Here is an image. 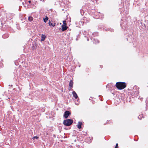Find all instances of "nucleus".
<instances>
[{"label": "nucleus", "mask_w": 148, "mask_h": 148, "mask_svg": "<svg viewBox=\"0 0 148 148\" xmlns=\"http://www.w3.org/2000/svg\"><path fill=\"white\" fill-rule=\"evenodd\" d=\"M116 86L119 89H122L126 87L125 83L124 82H117L116 83Z\"/></svg>", "instance_id": "1"}, {"label": "nucleus", "mask_w": 148, "mask_h": 148, "mask_svg": "<svg viewBox=\"0 0 148 148\" xmlns=\"http://www.w3.org/2000/svg\"><path fill=\"white\" fill-rule=\"evenodd\" d=\"M73 121L72 119H67L64 121L63 124L66 126H70L73 123Z\"/></svg>", "instance_id": "2"}, {"label": "nucleus", "mask_w": 148, "mask_h": 148, "mask_svg": "<svg viewBox=\"0 0 148 148\" xmlns=\"http://www.w3.org/2000/svg\"><path fill=\"white\" fill-rule=\"evenodd\" d=\"M70 113V112L69 111H66L64 114V117L66 119L69 116V115Z\"/></svg>", "instance_id": "3"}, {"label": "nucleus", "mask_w": 148, "mask_h": 148, "mask_svg": "<svg viewBox=\"0 0 148 148\" xmlns=\"http://www.w3.org/2000/svg\"><path fill=\"white\" fill-rule=\"evenodd\" d=\"M68 27L66 26V25H62V31H64L66 30Z\"/></svg>", "instance_id": "4"}, {"label": "nucleus", "mask_w": 148, "mask_h": 148, "mask_svg": "<svg viewBox=\"0 0 148 148\" xmlns=\"http://www.w3.org/2000/svg\"><path fill=\"white\" fill-rule=\"evenodd\" d=\"M73 82L72 80H71L70 81V82L69 84V86L70 88V89H71L73 88Z\"/></svg>", "instance_id": "5"}, {"label": "nucleus", "mask_w": 148, "mask_h": 148, "mask_svg": "<svg viewBox=\"0 0 148 148\" xmlns=\"http://www.w3.org/2000/svg\"><path fill=\"white\" fill-rule=\"evenodd\" d=\"M82 125V123L81 122H79L77 125V128L79 129L81 128Z\"/></svg>", "instance_id": "6"}, {"label": "nucleus", "mask_w": 148, "mask_h": 148, "mask_svg": "<svg viewBox=\"0 0 148 148\" xmlns=\"http://www.w3.org/2000/svg\"><path fill=\"white\" fill-rule=\"evenodd\" d=\"M72 94H73V96L75 99H77L78 97L77 95V94L75 92V91H73V92Z\"/></svg>", "instance_id": "7"}, {"label": "nucleus", "mask_w": 148, "mask_h": 148, "mask_svg": "<svg viewBox=\"0 0 148 148\" xmlns=\"http://www.w3.org/2000/svg\"><path fill=\"white\" fill-rule=\"evenodd\" d=\"M45 37H46V36L45 35H43L42 34V36H41V41H44L45 40Z\"/></svg>", "instance_id": "8"}, {"label": "nucleus", "mask_w": 148, "mask_h": 148, "mask_svg": "<svg viewBox=\"0 0 148 148\" xmlns=\"http://www.w3.org/2000/svg\"><path fill=\"white\" fill-rule=\"evenodd\" d=\"M48 23L49 26H52L53 27H54L55 25V23H51L50 21H49Z\"/></svg>", "instance_id": "9"}, {"label": "nucleus", "mask_w": 148, "mask_h": 148, "mask_svg": "<svg viewBox=\"0 0 148 148\" xmlns=\"http://www.w3.org/2000/svg\"><path fill=\"white\" fill-rule=\"evenodd\" d=\"M48 19V18L47 16H46L45 18H44V21L45 23H46Z\"/></svg>", "instance_id": "10"}, {"label": "nucleus", "mask_w": 148, "mask_h": 148, "mask_svg": "<svg viewBox=\"0 0 148 148\" xmlns=\"http://www.w3.org/2000/svg\"><path fill=\"white\" fill-rule=\"evenodd\" d=\"M33 18L31 16H29L28 17V20L30 21H33Z\"/></svg>", "instance_id": "11"}, {"label": "nucleus", "mask_w": 148, "mask_h": 148, "mask_svg": "<svg viewBox=\"0 0 148 148\" xmlns=\"http://www.w3.org/2000/svg\"><path fill=\"white\" fill-rule=\"evenodd\" d=\"M38 138V136H34L33 137V138L34 139H37Z\"/></svg>", "instance_id": "12"}, {"label": "nucleus", "mask_w": 148, "mask_h": 148, "mask_svg": "<svg viewBox=\"0 0 148 148\" xmlns=\"http://www.w3.org/2000/svg\"><path fill=\"white\" fill-rule=\"evenodd\" d=\"M66 21H63V25H66Z\"/></svg>", "instance_id": "13"}, {"label": "nucleus", "mask_w": 148, "mask_h": 148, "mask_svg": "<svg viewBox=\"0 0 148 148\" xmlns=\"http://www.w3.org/2000/svg\"><path fill=\"white\" fill-rule=\"evenodd\" d=\"M118 144L116 143V146H115L116 148H117L118 147Z\"/></svg>", "instance_id": "14"}, {"label": "nucleus", "mask_w": 148, "mask_h": 148, "mask_svg": "<svg viewBox=\"0 0 148 148\" xmlns=\"http://www.w3.org/2000/svg\"><path fill=\"white\" fill-rule=\"evenodd\" d=\"M28 2H29V3H31V1H29Z\"/></svg>", "instance_id": "15"}, {"label": "nucleus", "mask_w": 148, "mask_h": 148, "mask_svg": "<svg viewBox=\"0 0 148 148\" xmlns=\"http://www.w3.org/2000/svg\"><path fill=\"white\" fill-rule=\"evenodd\" d=\"M68 89H69V90H70L71 89H70V88L69 87Z\"/></svg>", "instance_id": "16"}, {"label": "nucleus", "mask_w": 148, "mask_h": 148, "mask_svg": "<svg viewBox=\"0 0 148 148\" xmlns=\"http://www.w3.org/2000/svg\"><path fill=\"white\" fill-rule=\"evenodd\" d=\"M114 148H116V147H115Z\"/></svg>", "instance_id": "17"}]
</instances>
